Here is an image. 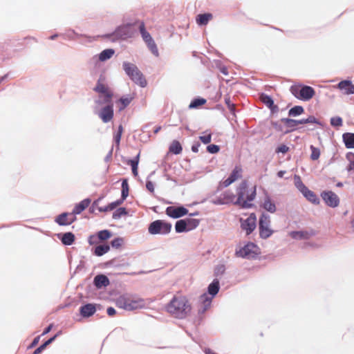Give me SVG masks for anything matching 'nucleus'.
Here are the masks:
<instances>
[{
	"instance_id": "774afa93",
	"label": "nucleus",
	"mask_w": 354,
	"mask_h": 354,
	"mask_svg": "<svg viewBox=\"0 0 354 354\" xmlns=\"http://www.w3.org/2000/svg\"><path fill=\"white\" fill-rule=\"evenodd\" d=\"M99 210H100V212H109V211H111V210L109 209V207L108 205H107V206H106V207H100V208H99Z\"/></svg>"
},
{
	"instance_id": "4d7b16f0",
	"label": "nucleus",
	"mask_w": 354,
	"mask_h": 354,
	"mask_svg": "<svg viewBox=\"0 0 354 354\" xmlns=\"http://www.w3.org/2000/svg\"><path fill=\"white\" fill-rule=\"evenodd\" d=\"M123 203V201L121 199L117 200L115 202L111 203L108 205L109 207V209L111 211L115 209L118 206L120 205Z\"/></svg>"
},
{
	"instance_id": "6ab92c4d",
	"label": "nucleus",
	"mask_w": 354,
	"mask_h": 354,
	"mask_svg": "<svg viewBox=\"0 0 354 354\" xmlns=\"http://www.w3.org/2000/svg\"><path fill=\"white\" fill-rule=\"evenodd\" d=\"M93 283L96 288H101L109 285V279L104 274H98L95 277Z\"/></svg>"
},
{
	"instance_id": "ddd939ff",
	"label": "nucleus",
	"mask_w": 354,
	"mask_h": 354,
	"mask_svg": "<svg viewBox=\"0 0 354 354\" xmlns=\"http://www.w3.org/2000/svg\"><path fill=\"white\" fill-rule=\"evenodd\" d=\"M166 214L169 217L178 218L186 215L188 210L184 207L169 206L166 209Z\"/></svg>"
},
{
	"instance_id": "f3484780",
	"label": "nucleus",
	"mask_w": 354,
	"mask_h": 354,
	"mask_svg": "<svg viewBox=\"0 0 354 354\" xmlns=\"http://www.w3.org/2000/svg\"><path fill=\"white\" fill-rule=\"evenodd\" d=\"M337 87L344 92L345 95L354 93V85L349 80H342L338 83Z\"/></svg>"
},
{
	"instance_id": "2f4dec72",
	"label": "nucleus",
	"mask_w": 354,
	"mask_h": 354,
	"mask_svg": "<svg viewBox=\"0 0 354 354\" xmlns=\"http://www.w3.org/2000/svg\"><path fill=\"white\" fill-rule=\"evenodd\" d=\"M114 50L113 49H106L102 50L100 55L99 59L102 62L106 61V59H110L114 54Z\"/></svg>"
},
{
	"instance_id": "09e8293b",
	"label": "nucleus",
	"mask_w": 354,
	"mask_h": 354,
	"mask_svg": "<svg viewBox=\"0 0 354 354\" xmlns=\"http://www.w3.org/2000/svg\"><path fill=\"white\" fill-rule=\"evenodd\" d=\"M346 157L349 161V164L347 166V170L348 171H354V154L349 153L347 154Z\"/></svg>"
},
{
	"instance_id": "680f3d73",
	"label": "nucleus",
	"mask_w": 354,
	"mask_h": 354,
	"mask_svg": "<svg viewBox=\"0 0 354 354\" xmlns=\"http://www.w3.org/2000/svg\"><path fill=\"white\" fill-rule=\"evenodd\" d=\"M201 145L199 142L195 143L192 146V151L194 153H197L198 151V149Z\"/></svg>"
},
{
	"instance_id": "aec40b11",
	"label": "nucleus",
	"mask_w": 354,
	"mask_h": 354,
	"mask_svg": "<svg viewBox=\"0 0 354 354\" xmlns=\"http://www.w3.org/2000/svg\"><path fill=\"white\" fill-rule=\"evenodd\" d=\"M96 311L93 304H88L80 308V314L84 317H88L93 315Z\"/></svg>"
},
{
	"instance_id": "603ef678",
	"label": "nucleus",
	"mask_w": 354,
	"mask_h": 354,
	"mask_svg": "<svg viewBox=\"0 0 354 354\" xmlns=\"http://www.w3.org/2000/svg\"><path fill=\"white\" fill-rule=\"evenodd\" d=\"M199 139L203 144H209L212 140V134L209 133L207 135L201 136Z\"/></svg>"
},
{
	"instance_id": "bf43d9fd",
	"label": "nucleus",
	"mask_w": 354,
	"mask_h": 354,
	"mask_svg": "<svg viewBox=\"0 0 354 354\" xmlns=\"http://www.w3.org/2000/svg\"><path fill=\"white\" fill-rule=\"evenodd\" d=\"M146 187L147 190L149 191L151 194L154 193V185L151 181L147 182Z\"/></svg>"
},
{
	"instance_id": "9b49d317",
	"label": "nucleus",
	"mask_w": 354,
	"mask_h": 354,
	"mask_svg": "<svg viewBox=\"0 0 354 354\" xmlns=\"http://www.w3.org/2000/svg\"><path fill=\"white\" fill-rule=\"evenodd\" d=\"M241 228L246 232L248 235L251 234L257 225V217L256 215L252 213L246 219H241Z\"/></svg>"
},
{
	"instance_id": "49530a36",
	"label": "nucleus",
	"mask_w": 354,
	"mask_h": 354,
	"mask_svg": "<svg viewBox=\"0 0 354 354\" xmlns=\"http://www.w3.org/2000/svg\"><path fill=\"white\" fill-rule=\"evenodd\" d=\"M186 223L187 225L188 230L196 227L199 225V220L196 218H186Z\"/></svg>"
},
{
	"instance_id": "4be33fe9",
	"label": "nucleus",
	"mask_w": 354,
	"mask_h": 354,
	"mask_svg": "<svg viewBox=\"0 0 354 354\" xmlns=\"http://www.w3.org/2000/svg\"><path fill=\"white\" fill-rule=\"evenodd\" d=\"M134 99V95L130 94L127 96H123L118 100V102L120 104L119 107V110L122 111Z\"/></svg>"
},
{
	"instance_id": "c03bdc74",
	"label": "nucleus",
	"mask_w": 354,
	"mask_h": 354,
	"mask_svg": "<svg viewBox=\"0 0 354 354\" xmlns=\"http://www.w3.org/2000/svg\"><path fill=\"white\" fill-rule=\"evenodd\" d=\"M310 149L311 150L310 159L313 160H317L320 156V149L317 147L310 145Z\"/></svg>"
},
{
	"instance_id": "a19ab883",
	"label": "nucleus",
	"mask_w": 354,
	"mask_h": 354,
	"mask_svg": "<svg viewBox=\"0 0 354 354\" xmlns=\"http://www.w3.org/2000/svg\"><path fill=\"white\" fill-rule=\"evenodd\" d=\"M223 196V203H233L234 204V202H236V197L231 192H225Z\"/></svg>"
},
{
	"instance_id": "423d86ee",
	"label": "nucleus",
	"mask_w": 354,
	"mask_h": 354,
	"mask_svg": "<svg viewBox=\"0 0 354 354\" xmlns=\"http://www.w3.org/2000/svg\"><path fill=\"white\" fill-rule=\"evenodd\" d=\"M94 91L99 94V100L96 101V103L102 104L111 102L113 92L106 84L103 83L101 78L98 80Z\"/></svg>"
},
{
	"instance_id": "39448f33",
	"label": "nucleus",
	"mask_w": 354,
	"mask_h": 354,
	"mask_svg": "<svg viewBox=\"0 0 354 354\" xmlns=\"http://www.w3.org/2000/svg\"><path fill=\"white\" fill-rule=\"evenodd\" d=\"M290 91L297 99L303 101L310 100L315 94V91L313 87L301 84L291 86Z\"/></svg>"
},
{
	"instance_id": "dca6fc26",
	"label": "nucleus",
	"mask_w": 354,
	"mask_h": 354,
	"mask_svg": "<svg viewBox=\"0 0 354 354\" xmlns=\"http://www.w3.org/2000/svg\"><path fill=\"white\" fill-rule=\"evenodd\" d=\"M102 120L106 123L111 121L113 118V106L111 102L104 107L99 113Z\"/></svg>"
},
{
	"instance_id": "a18cd8bd",
	"label": "nucleus",
	"mask_w": 354,
	"mask_h": 354,
	"mask_svg": "<svg viewBox=\"0 0 354 354\" xmlns=\"http://www.w3.org/2000/svg\"><path fill=\"white\" fill-rule=\"evenodd\" d=\"M111 236V233L107 230H101L97 233V238L100 241H106Z\"/></svg>"
},
{
	"instance_id": "2eb2a0df",
	"label": "nucleus",
	"mask_w": 354,
	"mask_h": 354,
	"mask_svg": "<svg viewBox=\"0 0 354 354\" xmlns=\"http://www.w3.org/2000/svg\"><path fill=\"white\" fill-rule=\"evenodd\" d=\"M241 173L242 169L240 167L236 166L230 176L222 182L223 187H227L232 183L240 178L241 177Z\"/></svg>"
},
{
	"instance_id": "864d4df0",
	"label": "nucleus",
	"mask_w": 354,
	"mask_h": 354,
	"mask_svg": "<svg viewBox=\"0 0 354 354\" xmlns=\"http://www.w3.org/2000/svg\"><path fill=\"white\" fill-rule=\"evenodd\" d=\"M219 147L216 145H209L207 147V151L210 153H216L219 151Z\"/></svg>"
},
{
	"instance_id": "f257e3e1",
	"label": "nucleus",
	"mask_w": 354,
	"mask_h": 354,
	"mask_svg": "<svg viewBox=\"0 0 354 354\" xmlns=\"http://www.w3.org/2000/svg\"><path fill=\"white\" fill-rule=\"evenodd\" d=\"M167 312L176 318L185 317L191 310V306L185 296L176 295L167 304Z\"/></svg>"
},
{
	"instance_id": "3c124183",
	"label": "nucleus",
	"mask_w": 354,
	"mask_h": 354,
	"mask_svg": "<svg viewBox=\"0 0 354 354\" xmlns=\"http://www.w3.org/2000/svg\"><path fill=\"white\" fill-rule=\"evenodd\" d=\"M123 243V239L122 238H116L111 241V246L115 248H119Z\"/></svg>"
},
{
	"instance_id": "6e6d98bb",
	"label": "nucleus",
	"mask_w": 354,
	"mask_h": 354,
	"mask_svg": "<svg viewBox=\"0 0 354 354\" xmlns=\"http://www.w3.org/2000/svg\"><path fill=\"white\" fill-rule=\"evenodd\" d=\"M288 150L289 147L288 146H286V145H281L276 149L275 152L277 153H286L288 151Z\"/></svg>"
},
{
	"instance_id": "c85d7f7f",
	"label": "nucleus",
	"mask_w": 354,
	"mask_h": 354,
	"mask_svg": "<svg viewBox=\"0 0 354 354\" xmlns=\"http://www.w3.org/2000/svg\"><path fill=\"white\" fill-rule=\"evenodd\" d=\"M175 230L176 232L181 233L185 231H188L187 225L185 219H181L178 221L175 225Z\"/></svg>"
},
{
	"instance_id": "a211bd4d",
	"label": "nucleus",
	"mask_w": 354,
	"mask_h": 354,
	"mask_svg": "<svg viewBox=\"0 0 354 354\" xmlns=\"http://www.w3.org/2000/svg\"><path fill=\"white\" fill-rule=\"evenodd\" d=\"M91 202V199L86 198L80 202L79 203L76 204L72 212L73 215L76 216V214H80V213H82L84 209H86L89 206Z\"/></svg>"
},
{
	"instance_id": "f03ea898",
	"label": "nucleus",
	"mask_w": 354,
	"mask_h": 354,
	"mask_svg": "<svg viewBox=\"0 0 354 354\" xmlns=\"http://www.w3.org/2000/svg\"><path fill=\"white\" fill-rule=\"evenodd\" d=\"M236 195L234 204L243 208H250L256 197V186H250L246 180H243L236 189Z\"/></svg>"
},
{
	"instance_id": "052dcab7",
	"label": "nucleus",
	"mask_w": 354,
	"mask_h": 354,
	"mask_svg": "<svg viewBox=\"0 0 354 354\" xmlns=\"http://www.w3.org/2000/svg\"><path fill=\"white\" fill-rule=\"evenodd\" d=\"M107 314L109 316L112 317L116 314L115 310L113 307H109L107 308Z\"/></svg>"
},
{
	"instance_id": "b1692460",
	"label": "nucleus",
	"mask_w": 354,
	"mask_h": 354,
	"mask_svg": "<svg viewBox=\"0 0 354 354\" xmlns=\"http://www.w3.org/2000/svg\"><path fill=\"white\" fill-rule=\"evenodd\" d=\"M343 140L347 148H354V133H345L343 134Z\"/></svg>"
},
{
	"instance_id": "412c9836",
	"label": "nucleus",
	"mask_w": 354,
	"mask_h": 354,
	"mask_svg": "<svg viewBox=\"0 0 354 354\" xmlns=\"http://www.w3.org/2000/svg\"><path fill=\"white\" fill-rule=\"evenodd\" d=\"M212 18L213 16L211 13L200 14L197 15L196 21L198 25L205 26Z\"/></svg>"
},
{
	"instance_id": "e433bc0d",
	"label": "nucleus",
	"mask_w": 354,
	"mask_h": 354,
	"mask_svg": "<svg viewBox=\"0 0 354 354\" xmlns=\"http://www.w3.org/2000/svg\"><path fill=\"white\" fill-rule=\"evenodd\" d=\"M129 184L127 179H124L122 183V196L121 200L123 201L127 198L129 195Z\"/></svg>"
},
{
	"instance_id": "1a4fd4ad",
	"label": "nucleus",
	"mask_w": 354,
	"mask_h": 354,
	"mask_svg": "<svg viewBox=\"0 0 354 354\" xmlns=\"http://www.w3.org/2000/svg\"><path fill=\"white\" fill-rule=\"evenodd\" d=\"M136 30L132 24H127L118 27L113 33L118 39H127L133 37Z\"/></svg>"
},
{
	"instance_id": "0e129e2a",
	"label": "nucleus",
	"mask_w": 354,
	"mask_h": 354,
	"mask_svg": "<svg viewBox=\"0 0 354 354\" xmlns=\"http://www.w3.org/2000/svg\"><path fill=\"white\" fill-rule=\"evenodd\" d=\"M225 103L227 104V105L228 108H229L231 111H232V110L234 109V104H232V103L230 102V99H229V98H228V99H225Z\"/></svg>"
},
{
	"instance_id": "4468645a",
	"label": "nucleus",
	"mask_w": 354,
	"mask_h": 354,
	"mask_svg": "<svg viewBox=\"0 0 354 354\" xmlns=\"http://www.w3.org/2000/svg\"><path fill=\"white\" fill-rule=\"evenodd\" d=\"M76 220V216L72 212H64L55 218V222L59 225H69Z\"/></svg>"
},
{
	"instance_id": "de8ad7c7",
	"label": "nucleus",
	"mask_w": 354,
	"mask_h": 354,
	"mask_svg": "<svg viewBox=\"0 0 354 354\" xmlns=\"http://www.w3.org/2000/svg\"><path fill=\"white\" fill-rule=\"evenodd\" d=\"M127 214V212L124 207H120L117 209L113 214V218L114 219H118L122 216Z\"/></svg>"
},
{
	"instance_id": "5701e85b",
	"label": "nucleus",
	"mask_w": 354,
	"mask_h": 354,
	"mask_svg": "<svg viewBox=\"0 0 354 354\" xmlns=\"http://www.w3.org/2000/svg\"><path fill=\"white\" fill-rule=\"evenodd\" d=\"M302 194L312 203L315 205L319 203V199L317 195L308 188H307Z\"/></svg>"
},
{
	"instance_id": "a878e982",
	"label": "nucleus",
	"mask_w": 354,
	"mask_h": 354,
	"mask_svg": "<svg viewBox=\"0 0 354 354\" xmlns=\"http://www.w3.org/2000/svg\"><path fill=\"white\" fill-rule=\"evenodd\" d=\"M140 32L141 34V36L145 41V43L151 41L153 39L151 35L145 29V25L143 21L140 22V26H139Z\"/></svg>"
},
{
	"instance_id": "7c9ffc66",
	"label": "nucleus",
	"mask_w": 354,
	"mask_h": 354,
	"mask_svg": "<svg viewBox=\"0 0 354 354\" xmlns=\"http://www.w3.org/2000/svg\"><path fill=\"white\" fill-rule=\"evenodd\" d=\"M110 250V247L108 245H100L95 248L94 254L96 256L100 257L108 252Z\"/></svg>"
},
{
	"instance_id": "37998d69",
	"label": "nucleus",
	"mask_w": 354,
	"mask_h": 354,
	"mask_svg": "<svg viewBox=\"0 0 354 354\" xmlns=\"http://www.w3.org/2000/svg\"><path fill=\"white\" fill-rule=\"evenodd\" d=\"M295 184L297 188L303 193L308 188L301 181L298 176H295Z\"/></svg>"
},
{
	"instance_id": "5fc2aeb1",
	"label": "nucleus",
	"mask_w": 354,
	"mask_h": 354,
	"mask_svg": "<svg viewBox=\"0 0 354 354\" xmlns=\"http://www.w3.org/2000/svg\"><path fill=\"white\" fill-rule=\"evenodd\" d=\"M122 131H123V127L122 125H120L118 127V131L114 136V140L117 144L120 143Z\"/></svg>"
},
{
	"instance_id": "cd10ccee",
	"label": "nucleus",
	"mask_w": 354,
	"mask_h": 354,
	"mask_svg": "<svg viewBox=\"0 0 354 354\" xmlns=\"http://www.w3.org/2000/svg\"><path fill=\"white\" fill-rule=\"evenodd\" d=\"M219 290V281L214 279L208 286V292L212 296H215Z\"/></svg>"
},
{
	"instance_id": "7ed1b4c3",
	"label": "nucleus",
	"mask_w": 354,
	"mask_h": 354,
	"mask_svg": "<svg viewBox=\"0 0 354 354\" xmlns=\"http://www.w3.org/2000/svg\"><path fill=\"white\" fill-rule=\"evenodd\" d=\"M115 304L118 308L127 310H133L141 308L145 305V301L142 299L133 296L126 295L119 297L117 299Z\"/></svg>"
},
{
	"instance_id": "9d476101",
	"label": "nucleus",
	"mask_w": 354,
	"mask_h": 354,
	"mask_svg": "<svg viewBox=\"0 0 354 354\" xmlns=\"http://www.w3.org/2000/svg\"><path fill=\"white\" fill-rule=\"evenodd\" d=\"M321 196L325 203L329 207H336L339 204L338 196L332 191H324L322 192Z\"/></svg>"
},
{
	"instance_id": "c756f323",
	"label": "nucleus",
	"mask_w": 354,
	"mask_h": 354,
	"mask_svg": "<svg viewBox=\"0 0 354 354\" xmlns=\"http://www.w3.org/2000/svg\"><path fill=\"white\" fill-rule=\"evenodd\" d=\"M182 151L183 148L180 143L177 140H174L169 147V151L174 154H180Z\"/></svg>"
},
{
	"instance_id": "69168bd1",
	"label": "nucleus",
	"mask_w": 354,
	"mask_h": 354,
	"mask_svg": "<svg viewBox=\"0 0 354 354\" xmlns=\"http://www.w3.org/2000/svg\"><path fill=\"white\" fill-rule=\"evenodd\" d=\"M96 238H97V237H96V236H91L89 237V239H88V242H89V243H90L91 245L95 244V243H97V242H96V241H95Z\"/></svg>"
},
{
	"instance_id": "f8f14e48",
	"label": "nucleus",
	"mask_w": 354,
	"mask_h": 354,
	"mask_svg": "<svg viewBox=\"0 0 354 354\" xmlns=\"http://www.w3.org/2000/svg\"><path fill=\"white\" fill-rule=\"evenodd\" d=\"M257 246L254 243H248L237 252V254L244 258L253 257L257 254Z\"/></svg>"
},
{
	"instance_id": "58836bf2",
	"label": "nucleus",
	"mask_w": 354,
	"mask_h": 354,
	"mask_svg": "<svg viewBox=\"0 0 354 354\" xmlns=\"http://www.w3.org/2000/svg\"><path fill=\"white\" fill-rule=\"evenodd\" d=\"M146 44L153 55L159 56L158 49L153 39L147 42Z\"/></svg>"
},
{
	"instance_id": "79ce46f5",
	"label": "nucleus",
	"mask_w": 354,
	"mask_h": 354,
	"mask_svg": "<svg viewBox=\"0 0 354 354\" xmlns=\"http://www.w3.org/2000/svg\"><path fill=\"white\" fill-rule=\"evenodd\" d=\"M304 111L301 106H295L289 110L288 114L290 116H297L303 113Z\"/></svg>"
},
{
	"instance_id": "c9c22d12",
	"label": "nucleus",
	"mask_w": 354,
	"mask_h": 354,
	"mask_svg": "<svg viewBox=\"0 0 354 354\" xmlns=\"http://www.w3.org/2000/svg\"><path fill=\"white\" fill-rule=\"evenodd\" d=\"M290 235L293 239H309L310 236V234H309L308 232L304 231L292 232L290 233Z\"/></svg>"
},
{
	"instance_id": "393cba45",
	"label": "nucleus",
	"mask_w": 354,
	"mask_h": 354,
	"mask_svg": "<svg viewBox=\"0 0 354 354\" xmlns=\"http://www.w3.org/2000/svg\"><path fill=\"white\" fill-rule=\"evenodd\" d=\"M281 122L284 123L287 127L291 128L292 129H295L297 125L303 124L302 120H296L290 118H282Z\"/></svg>"
},
{
	"instance_id": "20e7f679",
	"label": "nucleus",
	"mask_w": 354,
	"mask_h": 354,
	"mask_svg": "<svg viewBox=\"0 0 354 354\" xmlns=\"http://www.w3.org/2000/svg\"><path fill=\"white\" fill-rule=\"evenodd\" d=\"M122 67L126 74L133 82L141 87H145L147 86V82L146 79L142 73L135 64L124 62L122 64Z\"/></svg>"
},
{
	"instance_id": "13d9d810",
	"label": "nucleus",
	"mask_w": 354,
	"mask_h": 354,
	"mask_svg": "<svg viewBox=\"0 0 354 354\" xmlns=\"http://www.w3.org/2000/svg\"><path fill=\"white\" fill-rule=\"evenodd\" d=\"M302 120H303V124L317 123V119L314 116H309L306 119H302Z\"/></svg>"
},
{
	"instance_id": "8fccbe9b",
	"label": "nucleus",
	"mask_w": 354,
	"mask_h": 354,
	"mask_svg": "<svg viewBox=\"0 0 354 354\" xmlns=\"http://www.w3.org/2000/svg\"><path fill=\"white\" fill-rule=\"evenodd\" d=\"M330 124L333 127L342 126V119L340 117H333L330 119Z\"/></svg>"
},
{
	"instance_id": "f704fd0d",
	"label": "nucleus",
	"mask_w": 354,
	"mask_h": 354,
	"mask_svg": "<svg viewBox=\"0 0 354 354\" xmlns=\"http://www.w3.org/2000/svg\"><path fill=\"white\" fill-rule=\"evenodd\" d=\"M139 156L140 153H138L134 159L129 160L128 161V164L131 166L132 172L135 176L138 175V165L139 162Z\"/></svg>"
},
{
	"instance_id": "473e14b6",
	"label": "nucleus",
	"mask_w": 354,
	"mask_h": 354,
	"mask_svg": "<svg viewBox=\"0 0 354 354\" xmlns=\"http://www.w3.org/2000/svg\"><path fill=\"white\" fill-rule=\"evenodd\" d=\"M260 99L261 102L265 104L268 107H269L270 109H273V108H277L276 106L274 105V102L272 99L265 94H262L260 97Z\"/></svg>"
},
{
	"instance_id": "ea45409f",
	"label": "nucleus",
	"mask_w": 354,
	"mask_h": 354,
	"mask_svg": "<svg viewBox=\"0 0 354 354\" xmlns=\"http://www.w3.org/2000/svg\"><path fill=\"white\" fill-rule=\"evenodd\" d=\"M206 103V100L204 98H196L192 101L189 107L190 109L198 108Z\"/></svg>"
},
{
	"instance_id": "6e6552de",
	"label": "nucleus",
	"mask_w": 354,
	"mask_h": 354,
	"mask_svg": "<svg viewBox=\"0 0 354 354\" xmlns=\"http://www.w3.org/2000/svg\"><path fill=\"white\" fill-rule=\"evenodd\" d=\"M270 216L263 214L259 222V236L261 238L266 239L272 236L274 231L270 227Z\"/></svg>"
},
{
	"instance_id": "4c0bfd02",
	"label": "nucleus",
	"mask_w": 354,
	"mask_h": 354,
	"mask_svg": "<svg viewBox=\"0 0 354 354\" xmlns=\"http://www.w3.org/2000/svg\"><path fill=\"white\" fill-rule=\"evenodd\" d=\"M263 208L271 213H274L276 211L275 204L270 198H266L264 201Z\"/></svg>"
},
{
	"instance_id": "0eeeda50",
	"label": "nucleus",
	"mask_w": 354,
	"mask_h": 354,
	"mask_svg": "<svg viewBox=\"0 0 354 354\" xmlns=\"http://www.w3.org/2000/svg\"><path fill=\"white\" fill-rule=\"evenodd\" d=\"M171 224L163 220L153 221L148 227L149 233L151 234H167L171 232Z\"/></svg>"
},
{
	"instance_id": "bb28decb",
	"label": "nucleus",
	"mask_w": 354,
	"mask_h": 354,
	"mask_svg": "<svg viewBox=\"0 0 354 354\" xmlns=\"http://www.w3.org/2000/svg\"><path fill=\"white\" fill-rule=\"evenodd\" d=\"M75 241V235L72 232L64 233L62 238V242L66 245H71Z\"/></svg>"
},
{
	"instance_id": "e2e57ef3",
	"label": "nucleus",
	"mask_w": 354,
	"mask_h": 354,
	"mask_svg": "<svg viewBox=\"0 0 354 354\" xmlns=\"http://www.w3.org/2000/svg\"><path fill=\"white\" fill-rule=\"evenodd\" d=\"M39 336L35 337L33 341L32 342L31 344L30 345V348H32V347H35L39 342Z\"/></svg>"
},
{
	"instance_id": "72a5a7b5",
	"label": "nucleus",
	"mask_w": 354,
	"mask_h": 354,
	"mask_svg": "<svg viewBox=\"0 0 354 354\" xmlns=\"http://www.w3.org/2000/svg\"><path fill=\"white\" fill-rule=\"evenodd\" d=\"M57 336H58V334H56L55 336H53V337L50 338L48 340L45 342L40 346H39L37 349L35 350L33 354H39V353H41L46 348V346L48 345L51 344L56 339V337Z\"/></svg>"
},
{
	"instance_id": "338daca9",
	"label": "nucleus",
	"mask_w": 354,
	"mask_h": 354,
	"mask_svg": "<svg viewBox=\"0 0 354 354\" xmlns=\"http://www.w3.org/2000/svg\"><path fill=\"white\" fill-rule=\"evenodd\" d=\"M53 328V324H50L43 332L42 335H44L47 333H48Z\"/></svg>"
}]
</instances>
